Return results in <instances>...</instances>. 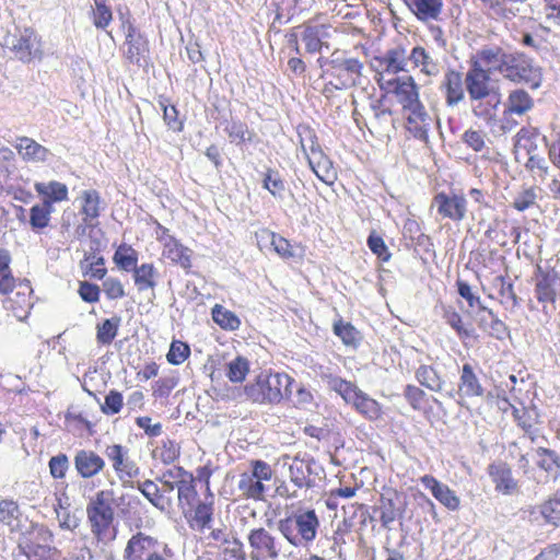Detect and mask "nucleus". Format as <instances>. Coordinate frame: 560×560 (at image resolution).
Instances as JSON below:
<instances>
[{"label":"nucleus","mask_w":560,"mask_h":560,"mask_svg":"<svg viewBox=\"0 0 560 560\" xmlns=\"http://www.w3.org/2000/svg\"><path fill=\"white\" fill-rule=\"evenodd\" d=\"M34 188L44 198L43 202H59L68 199V188L56 180L35 183Z\"/></svg>","instance_id":"32"},{"label":"nucleus","mask_w":560,"mask_h":560,"mask_svg":"<svg viewBox=\"0 0 560 560\" xmlns=\"http://www.w3.org/2000/svg\"><path fill=\"white\" fill-rule=\"evenodd\" d=\"M537 465L548 472L553 480L560 476V456L551 450L539 447L536 450Z\"/></svg>","instance_id":"37"},{"label":"nucleus","mask_w":560,"mask_h":560,"mask_svg":"<svg viewBox=\"0 0 560 560\" xmlns=\"http://www.w3.org/2000/svg\"><path fill=\"white\" fill-rule=\"evenodd\" d=\"M262 186L275 198L283 199L284 191H285V184H284L282 177L280 176V174L278 173V171L268 168L265 174V177H264Z\"/></svg>","instance_id":"47"},{"label":"nucleus","mask_w":560,"mask_h":560,"mask_svg":"<svg viewBox=\"0 0 560 560\" xmlns=\"http://www.w3.org/2000/svg\"><path fill=\"white\" fill-rule=\"evenodd\" d=\"M116 332L117 326L110 319H106L97 326V341L104 345L110 343Z\"/></svg>","instance_id":"60"},{"label":"nucleus","mask_w":560,"mask_h":560,"mask_svg":"<svg viewBox=\"0 0 560 560\" xmlns=\"http://www.w3.org/2000/svg\"><path fill=\"white\" fill-rule=\"evenodd\" d=\"M472 114L491 125L495 121L497 110L501 104V94H492L481 98H469Z\"/></svg>","instance_id":"23"},{"label":"nucleus","mask_w":560,"mask_h":560,"mask_svg":"<svg viewBox=\"0 0 560 560\" xmlns=\"http://www.w3.org/2000/svg\"><path fill=\"white\" fill-rule=\"evenodd\" d=\"M362 63L353 58L334 60V70L342 88L357 85L361 78Z\"/></svg>","instance_id":"19"},{"label":"nucleus","mask_w":560,"mask_h":560,"mask_svg":"<svg viewBox=\"0 0 560 560\" xmlns=\"http://www.w3.org/2000/svg\"><path fill=\"white\" fill-rule=\"evenodd\" d=\"M330 387L338 393L347 404L352 405L355 410L365 418L376 420L381 417L382 410L380 404L352 383L336 377L330 381Z\"/></svg>","instance_id":"4"},{"label":"nucleus","mask_w":560,"mask_h":560,"mask_svg":"<svg viewBox=\"0 0 560 560\" xmlns=\"http://www.w3.org/2000/svg\"><path fill=\"white\" fill-rule=\"evenodd\" d=\"M457 287L458 294L467 301L469 307H478V312L481 311V307H485L481 304L480 298L474 294L472 289L468 283L464 281H457Z\"/></svg>","instance_id":"62"},{"label":"nucleus","mask_w":560,"mask_h":560,"mask_svg":"<svg viewBox=\"0 0 560 560\" xmlns=\"http://www.w3.org/2000/svg\"><path fill=\"white\" fill-rule=\"evenodd\" d=\"M190 354V348L187 343L174 340L171 343L170 351L166 355L167 361L174 365L182 364Z\"/></svg>","instance_id":"54"},{"label":"nucleus","mask_w":560,"mask_h":560,"mask_svg":"<svg viewBox=\"0 0 560 560\" xmlns=\"http://www.w3.org/2000/svg\"><path fill=\"white\" fill-rule=\"evenodd\" d=\"M21 517L19 505L12 500L0 501V522L9 527L10 530H19L21 527Z\"/></svg>","instance_id":"41"},{"label":"nucleus","mask_w":560,"mask_h":560,"mask_svg":"<svg viewBox=\"0 0 560 560\" xmlns=\"http://www.w3.org/2000/svg\"><path fill=\"white\" fill-rule=\"evenodd\" d=\"M406 110L408 112V130L416 138L427 140L428 132L433 125V117L425 110L421 102Z\"/></svg>","instance_id":"17"},{"label":"nucleus","mask_w":560,"mask_h":560,"mask_svg":"<svg viewBox=\"0 0 560 560\" xmlns=\"http://www.w3.org/2000/svg\"><path fill=\"white\" fill-rule=\"evenodd\" d=\"M226 132L231 142L241 144L246 141H252L254 133L247 128V126L241 121H232L226 127Z\"/></svg>","instance_id":"52"},{"label":"nucleus","mask_w":560,"mask_h":560,"mask_svg":"<svg viewBox=\"0 0 560 560\" xmlns=\"http://www.w3.org/2000/svg\"><path fill=\"white\" fill-rule=\"evenodd\" d=\"M559 278L556 272H547L541 276L536 284V296L540 302H553L556 299V285Z\"/></svg>","instance_id":"43"},{"label":"nucleus","mask_w":560,"mask_h":560,"mask_svg":"<svg viewBox=\"0 0 560 560\" xmlns=\"http://www.w3.org/2000/svg\"><path fill=\"white\" fill-rule=\"evenodd\" d=\"M539 509L546 522L556 526L560 525V491L544 502Z\"/></svg>","instance_id":"48"},{"label":"nucleus","mask_w":560,"mask_h":560,"mask_svg":"<svg viewBox=\"0 0 560 560\" xmlns=\"http://www.w3.org/2000/svg\"><path fill=\"white\" fill-rule=\"evenodd\" d=\"M539 133L535 129L522 128L515 136V160L522 163L526 158L537 154Z\"/></svg>","instance_id":"20"},{"label":"nucleus","mask_w":560,"mask_h":560,"mask_svg":"<svg viewBox=\"0 0 560 560\" xmlns=\"http://www.w3.org/2000/svg\"><path fill=\"white\" fill-rule=\"evenodd\" d=\"M465 90L469 98H481L498 94L499 88L492 82L486 69L469 67L464 79Z\"/></svg>","instance_id":"10"},{"label":"nucleus","mask_w":560,"mask_h":560,"mask_svg":"<svg viewBox=\"0 0 560 560\" xmlns=\"http://www.w3.org/2000/svg\"><path fill=\"white\" fill-rule=\"evenodd\" d=\"M459 393L467 397L481 396L483 393L482 386L469 364L463 365Z\"/></svg>","instance_id":"42"},{"label":"nucleus","mask_w":560,"mask_h":560,"mask_svg":"<svg viewBox=\"0 0 560 560\" xmlns=\"http://www.w3.org/2000/svg\"><path fill=\"white\" fill-rule=\"evenodd\" d=\"M477 316L479 327L490 336L497 339H502L505 336L508 327L488 307H481V311L477 313Z\"/></svg>","instance_id":"31"},{"label":"nucleus","mask_w":560,"mask_h":560,"mask_svg":"<svg viewBox=\"0 0 560 560\" xmlns=\"http://www.w3.org/2000/svg\"><path fill=\"white\" fill-rule=\"evenodd\" d=\"M293 518L301 540L306 542L314 540L319 526L315 511L307 510L294 513Z\"/></svg>","instance_id":"27"},{"label":"nucleus","mask_w":560,"mask_h":560,"mask_svg":"<svg viewBox=\"0 0 560 560\" xmlns=\"http://www.w3.org/2000/svg\"><path fill=\"white\" fill-rule=\"evenodd\" d=\"M86 516L96 546L106 545L115 539L113 491L102 490L92 497L86 505Z\"/></svg>","instance_id":"1"},{"label":"nucleus","mask_w":560,"mask_h":560,"mask_svg":"<svg viewBox=\"0 0 560 560\" xmlns=\"http://www.w3.org/2000/svg\"><path fill=\"white\" fill-rule=\"evenodd\" d=\"M405 2L422 22L436 21L443 8V0H405Z\"/></svg>","instance_id":"26"},{"label":"nucleus","mask_w":560,"mask_h":560,"mask_svg":"<svg viewBox=\"0 0 560 560\" xmlns=\"http://www.w3.org/2000/svg\"><path fill=\"white\" fill-rule=\"evenodd\" d=\"M177 498L178 503L182 506L184 513L186 508L190 509L197 499V492L195 488L188 482H180L177 486Z\"/></svg>","instance_id":"56"},{"label":"nucleus","mask_w":560,"mask_h":560,"mask_svg":"<svg viewBox=\"0 0 560 560\" xmlns=\"http://www.w3.org/2000/svg\"><path fill=\"white\" fill-rule=\"evenodd\" d=\"M247 540L250 560H276L282 551L281 541L264 527L253 528Z\"/></svg>","instance_id":"8"},{"label":"nucleus","mask_w":560,"mask_h":560,"mask_svg":"<svg viewBox=\"0 0 560 560\" xmlns=\"http://www.w3.org/2000/svg\"><path fill=\"white\" fill-rule=\"evenodd\" d=\"M418 382L432 392L440 393L443 389L444 382L436 371L429 365H420L416 372Z\"/></svg>","instance_id":"44"},{"label":"nucleus","mask_w":560,"mask_h":560,"mask_svg":"<svg viewBox=\"0 0 560 560\" xmlns=\"http://www.w3.org/2000/svg\"><path fill=\"white\" fill-rule=\"evenodd\" d=\"M501 74L512 82L530 83L533 89L540 85L539 69L535 68L524 55L508 54L503 68L501 67Z\"/></svg>","instance_id":"6"},{"label":"nucleus","mask_w":560,"mask_h":560,"mask_svg":"<svg viewBox=\"0 0 560 560\" xmlns=\"http://www.w3.org/2000/svg\"><path fill=\"white\" fill-rule=\"evenodd\" d=\"M311 465L310 463L294 458L292 463L289 465V476L290 480L294 483V486L299 489L304 487H311Z\"/></svg>","instance_id":"40"},{"label":"nucleus","mask_w":560,"mask_h":560,"mask_svg":"<svg viewBox=\"0 0 560 560\" xmlns=\"http://www.w3.org/2000/svg\"><path fill=\"white\" fill-rule=\"evenodd\" d=\"M292 380L288 374L260 373L254 383L245 386L248 399L259 404H278L290 393Z\"/></svg>","instance_id":"2"},{"label":"nucleus","mask_w":560,"mask_h":560,"mask_svg":"<svg viewBox=\"0 0 560 560\" xmlns=\"http://www.w3.org/2000/svg\"><path fill=\"white\" fill-rule=\"evenodd\" d=\"M122 407V396L117 392H110L105 397V402L102 406V410L107 415H115L120 411Z\"/></svg>","instance_id":"63"},{"label":"nucleus","mask_w":560,"mask_h":560,"mask_svg":"<svg viewBox=\"0 0 560 560\" xmlns=\"http://www.w3.org/2000/svg\"><path fill=\"white\" fill-rule=\"evenodd\" d=\"M69 468V460L66 454L52 456L49 460L50 474L54 478H63Z\"/></svg>","instance_id":"59"},{"label":"nucleus","mask_w":560,"mask_h":560,"mask_svg":"<svg viewBox=\"0 0 560 560\" xmlns=\"http://www.w3.org/2000/svg\"><path fill=\"white\" fill-rule=\"evenodd\" d=\"M488 474L499 492L512 494L516 490L517 482L512 477V471L505 463L498 462L489 465Z\"/></svg>","instance_id":"21"},{"label":"nucleus","mask_w":560,"mask_h":560,"mask_svg":"<svg viewBox=\"0 0 560 560\" xmlns=\"http://www.w3.org/2000/svg\"><path fill=\"white\" fill-rule=\"evenodd\" d=\"M434 206L438 212L443 217L453 221H462L467 211V201L465 197L458 195L438 194L434 197Z\"/></svg>","instance_id":"15"},{"label":"nucleus","mask_w":560,"mask_h":560,"mask_svg":"<svg viewBox=\"0 0 560 560\" xmlns=\"http://www.w3.org/2000/svg\"><path fill=\"white\" fill-rule=\"evenodd\" d=\"M7 45L11 46L18 58L22 61H31L38 55L37 36L28 28L20 31L18 34L9 37L7 39Z\"/></svg>","instance_id":"14"},{"label":"nucleus","mask_w":560,"mask_h":560,"mask_svg":"<svg viewBox=\"0 0 560 560\" xmlns=\"http://www.w3.org/2000/svg\"><path fill=\"white\" fill-rule=\"evenodd\" d=\"M386 95L375 98L366 96L365 102L353 100V118L359 124L363 121L371 133L382 135L392 124V110L385 105Z\"/></svg>","instance_id":"3"},{"label":"nucleus","mask_w":560,"mask_h":560,"mask_svg":"<svg viewBox=\"0 0 560 560\" xmlns=\"http://www.w3.org/2000/svg\"><path fill=\"white\" fill-rule=\"evenodd\" d=\"M32 293L33 290L27 280L14 283V288L9 290V295L3 301L4 308L11 311L19 320H24L33 306Z\"/></svg>","instance_id":"11"},{"label":"nucleus","mask_w":560,"mask_h":560,"mask_svg":"<svg viewBox=\"0 0 560 560\" xmlns=\"http://www.w3.org/2000/svg\"><path fill=\"white\" fill-rule=\"evenodd\" d=\"M464 81L458 72L451 71L446 73L443 82L445 90V101L448 106H455L464 100Z\"/></svg>","instance_id":"33"},{"label":"nucleus","mask_w":560,"mask_h":560,"mask_svg":"<svg viewBox=\"0 0 560 560\" xmlns=\"http://www.w3.org/2000/svg\"><path fill=\"white\" fill-rule=\"evenodd\" d=\"M377 83L385 95L395 94L405 110L420 103L419 89L411 77L385 79L381 73Z\"/></svg>","instance_id":"9"},{"label":"nucleus","mask_w":560,"mask_h":560,"mask_svg":"<svg viewBox=\"0 0 560 560\" xmlns=\"http://www.w3.org/2000/svg\"><path fill=\"white\" fill-rule=\"evenodd\" d=\"M536 201V194L534 189H526L517 195L513 201V207L518 211H524L532 207Z\"/></svg>","instance_id":"64"},{"label":"nucleus","mask_w":560,"mask_h":560,"mask_svg":"<svg viewBox=\"0 0 560 560\" xmlns=\"http://www.w3.org/2000/svg\"><path fill=\"white\" fill-rule=\"evenodd\" d=\"M93 21L97 28H105L112 21V10L105 4V0H94Z\"/></svg>","instance_id":"55"},{"label":"nucleus","mask_w":560,"mask_h":560,"mask_svg":"<svg viewBox=\"0 0 560 560\" xmlns=\"http://www.w3.org/2000/svg\"><path fill=\"white\" fill-rule=\"evenodd\" d=\"M142 560H173V552L164 542H158L152 537L142 536Z\"/></svg>","instance_id":"34"},{"label":"nucleus","mask_w":560,"mask_h":560,"mask_svg":"<svg viewBox=\"0 0 560 560\" xmlns=\"http://www.w3.org/2000/svg\"><path fill=\"white\" fill-rule=\"evenodd\" d=\"M302 40L308 52L319 51L322 48V40L319 38V30L317 27L308 26L302 35Z\"/></svg>","instance_id":"58"},{"label":"nucleus","mask_w":560,"mask_h":560,"mask_svg":"<svg viewBox=\"0 0 560 560\" xmlns=\"http://www.w3.org/2000/svg\"><path fill=\"white\" fill-rule=\"evenodd\" d=\"M462 140L476 152L485 148V135L481 131L468 129L464 132Z\"/></svg>","instance_id":"61"},{"label":"nucleus","mask_w":560,"mask_h":560,"mask_svg":"<svg viewBox=\"0 0 560 560\" xmlns=\"http://www.w3.org/2000/svg\"><path fill=\"white\" fill-rule=\"evenodd\" d=\"M302 149L306 155L307 162L315 175L325 184H332L336 178V171L331 161L324 154L318 145L312 143L310 151L302 143Z\"/></svg>","instance_id":"12"},{"label":"nucleus","mask_w":560,"mask_h":560,"mask_svg":"<svg viewBox=\"0 0 560 560\" xmlns=\"http://www.w3.org/2000/svg\"><path fill=\"white\" fill-rule=\"evenodd\" d=\"M401 514L399 497L394 493L392 497L383 495L380 504V520L383 526H388Z\"/></svg>","instance_id":"38"},{"label":"nucleus","mask_w":560,"mask_h":560,"mask_svg":"<svg viewBox=\"0 0 560 560\" xmlns=\"http://www.w3.org/2000/svg\"><path fill=\"white\" fill-rule=\"evenodd\" d=\"M107 457L113 462L118 478L126 489L140 490L139 468L129 457L128 450L121 445H112L106 450Z\"/></svg>","instance_id":"7"},{"label":"nucleus","mask_w":560,"mask_h":560,"mask_svg":"<svg viewBox=\"0 0 560 560\" xmlns=\"http://www.w3.org/2000/svg\"><path fill=\"white\" fill-rule=\"evenodd\" d=\"M271 466L260 459L250 462V470L240 475L237 488L242 495L253 500H264L267 490L266 482L272 479Z\"/></svg>","instance_id":"5"},{"label":"nucleus","mask_w":560,"mask_h":560,"mask_svg":"<svg viewBox=\"0 0 560 560\" xmlns=\"http://www.w3.org/2000/svg\"><path fill=\"white\" fill-rule=\"evenodd\" d=\"M161 241L163 242V254L165 257L178 264L184 269H188L191 267V250L188 247L183 246L175 238H173L170 235H166L165 231H163V236H161Z\"/></svg>","instance_id":"25"},{"label":"nucleus","mask_w":560,"mask_h":560,"mask_svg":"<svg viewBox=\"0 0 560 560\" xmlns=\"http://www.w3.org/2000/svg\"><path fill=\"white\" fill-rule=\"evenodd\" d=\"M212 317L213 320L224 329L234 330L241 325L238 317L234 313L218 304L212 310Z\"/></svg>","instance_id":"50"},{"label":"nucleus","mask_w":560,"mask_h":560,"mask_svg":"<svg viewBox=\"0 0 560 560\" xmlns=\"http://www.w3.org/2000/svg\"><path fill=\"white\" fill-rule=\"evenodd\" d=\"M408 63L410 62L413 68L420 70L421 73L428 77H435L440 72L439 63L433 57L421 46L412 48L409 56H407Z\"/></svg>","instance_id":"28"},{"label":"nucleus","mask_w":560,"mask_h":560,"mask_svg":"<svg viewBox=\"0 0 560 560\" xmlns=\"http://www.w3.org/2000/svg\"><path fill=\"white\" fill-rule=\"evenodd\" d=\"M504 106L505 114L522 116L533 108L534 100L525 90L515 89L509 93Z\"/></svg>","instance_id":"30"},{"label":"nucleus","mask_w":560,"mask_h":560,"mask_svg":"<svg viewBox=\"0 0 560 560\" xmlns=\"http://www.w3.org/2000/svg\"><path fill=\"white\" fill-rule=\"evenodd\" d=\"M114 260L124 270H133L135 282L136 284L140 283V272L137 269L138 254L133 248L126 245L119 246Z\"/></svg>","instance_id":"36"},{"label":"nucleus","mask_w":560,"mask_h":560,"mask_svg":"<svg viewBox=\"0 0 560 560\" xmlns=\"http://www.w3.org/2000/svg\"><path fill=\"white\" fill-rule=\"evenodd\" d=\"M278 528L283 537L293 546H298L301 542L299 533H295L296 526L294 523L293 515L284 520H280Z\"/></svg>","instance_id":"57"},{"label":"nucleus","mask_w":560,"mask_h":560,"mask_svg":"<svg viewBox=\"0 0 560 560\" xmlns=\"http://www.w3.org/2000/svg\"><path fill=\"white\" fill-rule=\"evenodd\" d=\"M508 54L500 48H483L476 52L470 59V67L486 69L489 73L497 70L501 73V66L505 62Z\"/></svg>","instance_id":"24"},{"label":"nucleus","mask_w":560,"mask_h":560,"mask_svg":"<svg viewBox=\"0 0 560 560\" xmlns=\"http://www.w3.org/2000/svg\"><path fill=\"white\" fill-rule=\"evenodd\" d=\"M425 489L430 490L432 495L447 510L457 511L460 506V499L447 485L440 482L431 475H424L420 478Z\"/></svg>","instance_id":"16"},{"label":"nucleus","mask_w":560,"mask_h":560,"mask_svg":"<svg viewBox=\"0 0 560 560\" xmlns=\"http://www.w3.org/2000/svg\"><path fill=\"white\" fill-rule=\"evenodd\" d=\"M525 168L535 177L540 180H545L548 172L549 165L545 158L540 156L538 153L530 155L523 160Z\"/></svg>","instance_id":"51"},{"label":"nucleus","mask_w":560,"mask_h":560,"mask_svg":"<svg viewBox=\"0 0 560 560\" xmlns=\"http://www.w3.org/2000/svg\"><path fill=\"white\" fill-rule=\"evenodd\" d=\"M15 149L23 160L31 162H45L50 155L47 148L27 137L19 138Z\"/></svg>","instance_id":"29"},{"label":"nucleus","mask_w":560,"mask_h":560,"mask_svg":"<svg viewBox=\"0 0 560 560\" xmlns=\"http://www.w3.org/2000/svg\"><path fill=\"white\" fill-rule=\"evenodd\" d=\"M249 372V362L244 357H236L228 363L226 376L233 383L243 382Z\"/></svg>","instance_id":"49"},{"label":"nucleus","mask_w":560,"mask_h":560,"mask_svg":"<svg viewBox=\"0 0 560 560\" xmlns=\"http://www.w3.org/2000/svg\"><path fill=\"white\" fill-rule=\"evenodd\" d=\"M52 211V205L49 202H43L42 205H35L31 208L30 223L34 230H40L48 225L50 221V213Z\"/></svg>","instance_id":"46"},{"label":"nucleus","mask_w":560,"mask_h":560,"mask_svg":"<svg viewBox=\"0 0 560 560\" xmlns=\"http://www.w3.org/2000/svg\"><path fill=\"white\" fill-rule=\"evenodd\" d=\"M213 515L212 502H199L194 511L192 516L189 518V525L192 529L203 532L211 527Z\"/></svg>","instance_id":"39"},{"label":"nucleus","mask_w":560,"mask_h":560,"mask_svg":"<svg viewBox=\"0 0 560 560\" xmlns=\"http://www.w3.org/2000/svg\"><path fill=\"white\" fill-rule=\"evenodd\" d=\"M82 214L84 215L83 221L86 224L100 215V196L95 190H85L82 194Z\"/></svg>","instance_id":"45"},{"label":"nucleus","mask_w":560,"mask_h":560,"mask_svg":"<svg viewBox=\"0 0 560 560\" xmlns=\"http://www.w3.org/2000/svg\"><path fill=\"white\" fill-rule=\"evenodd\" d=\"M373 67L377 74L375 79L380 78L381 73L386 79L387 74H396L400 71H408V60L406 50L402 47H396L386 51L381 58H375Z\"/></svg>","instance_id":"13"},{"label":"nucleus","mask_w":560,"mask_h":560,"mask_svg":"<svg viewBox=\"0 0 560 560\" xmlns=\"http://www.w3.org/2000/svg\"><path fill=\"white\" fill-rule=\"evenodd\" d=\"M74 466L81 477L91 478L104 468L105 462L93 451L81 450L74 456Z\"/></svg>","instance_id":"22"},{"label":"nucleus","mask_w":560,"mask_h":560,"mask_svg":"<svg viewBox=\"0 0 560 560\" xmlns=\"http://www.w3.org/2000/svg\"><path fill=\"white\" fill-rule=\"evenodd\" d=\"M173 490V486L167 482H162L161 487L151 480L142 482V495L161 512L171 508Z\"/></svg>","instance_id":"18"},{"label":"nucleus","mask_w":560,"mask_h":560,"mask_svg":"<svg viewBox=\"0 0 560 560\" xmlns=\"http://www.w3.org/2000/svg\"><path fill=\"white\" fill-rule=\"evenodd\" d=\"M334 332L347 346L355 347L359 342V331L349 323H336L334 325Z\"/></svg>","instance_id":"53"},{"label":"nucleus","mask_w":560,"mask_h":560,"mask_svg":"<svg viewBox=\"0 0 560 560\" xmlns=\"http://www.w3.org/2000/svg\"><path fill=\"white\" fill-rule=\"evenodd\" d=\"M256 236L258 238L259 246H262V242L269 243L279 256L283 258H290L293 256L291 244L282 236L277 235L268 230L260 231V233H257Z\"/></svg>","instance_id":"35"}]
</instances>
